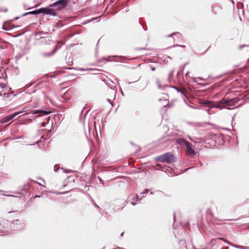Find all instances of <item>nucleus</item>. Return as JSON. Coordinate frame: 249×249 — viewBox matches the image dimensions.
<instances>
[{
  "mask_svg": "<svg viewBox=\"0 0 249 249\" xmlns=\"http://www.w3.org/2000/svg\"><path fill=\"white\" fill-rule=\"evenodd\" d=\"M51 111H46L42 109H36L32 111V114L40 113H42L45 115H48L51 113Z\"/></svg>",
  "mask_w": 249,
  "mask_h": 249,
  "instance_id": "obj_9",
  "label": "nucleus"
},
{
  "mask_svg": "<svg viewBox=\"0 0 249 249\" xmlns=\"http://www.w3.org/2000/svg\"><path fill=\"white\" fill-rule=\"evenodd\" d=\"M176 34L178 35L179 37L181 36V34H180L178 33H174L172 34H170V35H168V37H171L173 35H176Z\"/></svg>",
  "mask_w": 249,
  "mask_h": 249,
  "instance_id": "obj_19",
  "label": "nucleus"
},
{
  "mask_svg": "<svg viewBox=\"0 0 249 249\" xmlns=\"http://www.w3.org/2000/svg\"><path fill=\"white\" fill-rule=\"evenodd\" d=\"M95 206H96V207H98V205H95Z\"/></svg>",
  "mask_w": 249,
  "mask_h": 249,
  "instance_id": "obj_39",
  "label": "nucleus"
},
{
  "mask_svg": "<svg viewBox=\"0 0 249 249\" xmlns=\"http://www.w3.org/2000/svg\"><path fill=\"white\" fill-rule=\"evenodd\" d=\"M202 104H204V105L211 104V106L212 105L213 103L208 101H204V102L202 103Z\"/></svg>",
  "mask_w": 249,
  "mask_h": 249,
  "instance_id": "obj_18",
  "label": "nucleus"
},
{
  "mask_svg": "<svg viewBox=\"0 0 249 249\" xmlns=\"http://www.w3.org/2000/svg\"><path fill=\"white\" fill-rule=\"evenodd\" d=\"M164 107H169V105L168 104H167V105H165Z\"/></svg>",
  "mask_w": 249,
  "mask_h": 249,
  "instance_id": "obj_33",
  "label": "nucleus"
},
{
  "mask_svg": "<svg viewBox=\"0 0 249 249\" xmlns=\"http://www.w3.org/2000/svg\"><path fill=\"white\" fill-rule=\"evenodd\" d=\"M173 88L176 89L178 92H180L181 93V94L183 95V96H185V94L187 92V90L183 88H181L180 89H178V88L175 87H173Z\"/></svg>",
  "mask_w": 249,
  "mask_h": 249,
  "instance_id": "obj_11",
  "label": "nucleus"
},
{
  "mask_svg": "<svg viewBox=\"0 0 249 249\" xmlns=\"http://www.w3.org/2000/svg\"><path fill=\"white\" fill-rule=\"evenodd\" d=\"M2 195L5 196H12V197H16V196L14 195H5V194H1Z\"/></svg>",
  "mask_w": 249,
  "mask_h": 249,
  "instance_id": "obj_22",
  "label": "nucleus"
},
{
  "mask_svg": "<svg viewBox=\"0 0 249 249\" xmlns=\"http://www.w3.org/2000/svg\"><path fill=\"white\" fill-rule=\"evenodd\" d=\"M234 247L236 248H238V249H243L244 247H242V246H240V247H238L237 246H234Z\"/></svg>",
  "mask_w": 249,
  "mask_h": 249,
  "instance_id": "obj_24",
  "label": "nucleus"
},
{
  "mask_svg": "<svg viewBox=\"0 0 249 249\" xmlns=\"http://www.w3.org/2000/svg\"><path fill=\"white\" fill-rule=\"evenodd\" d=\"M189 138L190 139V140L191 141H192V139H191L190 137H189Z\"/></svg>",
  "mask_w": 249,
  "mask_h": 249,
  "instance_id": "obj_38",
  "label": "nucleus"
},
{
  "mask_svg": "<svg viewBox=\"0 0 249 249\" xmlns=\"http://www.w3.org/2000/svg\"><path fill=\"white\" fill-rule=\"evenodd\" d=\"M151 70L152 71H154L155 70V68L154 67H151Z\"/></svg>",
  "mask_w": 249,
  "mask_h": 249,
  "instance_id": "obj_27",
  "label": "nucleus"
},
{
  "mask_svg": "<svg viewBox=\"0 0 249 249\" xmlns=\"http://www.w3.org/2000/svg\"><path fill=\"white\" fill-rule=\"evenodd\" d=\"M107 101L108 102H109V103H110L112 105V103H111V102L110 100H109V99H107Z\"/></svg>",
  "mask_w": 249,
  "mask_h": 249,
  "instance_id": "obj_28",
  "label": "nucleus"
},
{
  "mask_svg": "<svg viewBox=\"0 0 249 249\" xmlns=\"http://www.w3.org/2000/svg\"><path fill=\"white\" fill-rule=\"evenodd\" d=\"M55 166H54V171H57V170H55Z\"/></svg>",
  "mask_w": 249,
  "mask_h": 249,
  "instance_id": "obj_31",
  "label": "nucleus"
},
{
  "mask_svg": "<svg viewBox=\"0 0 249 249\" xmlns=\"http://www.w3.org/2000/svg\"><path fill=\"white\" fill-rule=\"evenodd\" d=\"M199 79H200L201 80H203V78H199Z\"/></svg>",
  "mask_w": 249,
  "mask_h": 249,
  "instance_id": "obj_37",
  "label": "nucleus"
},
{
  "mask_svg": "<svg viewBox=\"0 0 249 249\" xmlns=\"http://www.w3.org/2000/svg\"><path fill=\"white\" fill-rule=\"evenodd\" d=\"M20 221L16 220V222H19ZM18 223L16 224L15 223H11L8 220L2 219V222L0 225V233H5L9 231L11 229L19 230L20 228L17 226Z\"/></svg>",
  "mask_w": 249,
  "mask_h": 249,
  "instance_id": "obj_1",
  "label": "nucleus"
},
{
  "mask_svg": "<svg viewBox=\"0 0 249 249\" xmlns=\"http://www.w3.org/2000/svg\"><path fill=\"white\" fill-rule=\"evenodd\" d=\"M10 95V93L8 92L7 93L4 90L0 91V96L4 97H9Z\"/></svg>",
  "mask_w": 249,
  "mask_h": 249,
  "instance_id": "obj_15",
  "label": "nucleus"
},
{
  "mask_svg": "<svg viewBox=\"0 0 249 249\" xmlns=\"http://www.w3.org/2000/svg\"><path fill=\"white\" fill-rule=\"evenodd\" d=\"M150 194L152 195L153 193L152 192H151Z\"/></svg>",
  "mask_w": 249,
  "mask_h": 249,
  "instance_id": "obj_40",
  "label": "nucleus"
},
{
  "mask_svg": "<svg viewBox=\"0 0 249 249\" xmlns=\"http://www.w3.org/2000/svg\"><path fill=\"white\" fill-rule=\"evenodd\" d=\"M2 65V60L0 58V68H2L1 67V65Z\"/></svg>",
  "mask_w": 249,
  "mask_h": 249,
  "instance_id": "obj_25",
  "label": "nucleus"
},
{
  "mask_svg": "<svg viewBox=\"0 0 249 249\" xmlns=\"http://www.w3.org/2000/svg\"><path fill=\"white\" fill-rule=\"evenodd\" d=\"M26 110H27L25 108H24V109H23L21 111H18V112L14 113L13 114H11V115H10L9 117H8L6 118V119L5 120V122H7L10 121V120H11L13 119H14L15 117H16L18 115H19L20 114L25 112Z\"/></svg>",
  "mask_w": 249,
  "mask_h": 249,
  "instance_id": "obj_7",
  "label": "nucleus"
},
{
  "mask_svg": "<svg viewBox=\"0 0 249 249\" xmlns=\"http://www.w3.org/2000/svg\"><path fill=\"white\" fill-rule=\"evenodd\" d=\"M149 191L148 189H145L143 192H142L141 194H146L148 193Z\"/></svg>",
  "mask_w": 249,
  "mask_h": 249,
  "instance_id": "obj_20",
  "label": "nucleus"
},
{
  "mask_svg": "<svg viewBox=\"0 0 249 249\" xmlns=\"http://www.w3.org/2000/svg\"><path fill=\"white\" fill-rule=\"evenodd\" d=\"M71 0H58L53 4L50 5L51 7H55L56 10H60L61 8L66 7L67 4Z\"/></svg>",
  "mask_w": 249,
  "mask_h": 249,
  "instance_id": "obj_5",
  "label": "nucleus"
},
{
  "mask_svg": "<svg viewBox=\"0 0 249 249\" xmlns=\"http://www.w3.org/2000/svg\"><path fill=\"white\" fill-rule=\"evenodd\" d=\"M41 8H40V9L36 10H34V11L29 12H28L26 13H24L22 15V16H26L28 14H32V15H38V14H41Z\"/></svg>",
  "mask_w": 249,
  "mask_h": 249,
  "instance_id": "obj_10",
  "label": "nucleus"
},
{
  "mask_svg": "<svg viewBox=\"0 0 249 249\" xmlns=\"http://www.w3.org/2000/svg\"><path fill=\"white\" fill-rule=\"evenodd\" d=\"M178 46H180V47H184V46L183 45H178Z\"/></svg>",
  "mask_w": 249,
  "mask_h": 249,
  "instance_id": "obj_32",
  "label": "nucleus"
},
{
  "mask_svg": "<svg viewBox=\"0 0 249 249\" xmlns=\"http://www.w3.org/2000/svg\"><path fill=\"white\" fill-rule=\"evenodd\" d=\"M210 107H216L220 109H222L224 107V106H222L220 102H217L215 103H213L211 106H210Z\"/></svg>",
  "mask_w": 249,
  "mask_h": 249,
  "instance_id": "obj_12",
  "label": "nucleus"
},
{
  "mask_svg": "<svg viewBox=\"0 0 249 249\" xmlns=\"http://www.w3.org/2000/svg\"><path fill=\"white\" fill-rule=\"evenodd\" d=\"M2 192V191L0 190V192Z\"/></svg>",
  "mask_w": 249,
  "mask_h": 249,
  "instance_id": "obj_41",
  "label": "nucleus"
},
{
  "mask_svg": "<svg viewBox=\"0 0 249 249\" xmlns=\"http://www.w3.org/2000/svg\"><path fill=\"white\" fill-rule=\"evenodd\" d=\"M39 141H37V142H36V144H37V143H39Z\"/></svg>",
  "mask_w": 249,
  "mask_h": 249,
  "instance_id": "obj_34",
  "label": "nucleus"
},
{
  "mask_svg": "<svg viewBox=\"0 0 249 249\" xmlns=\"http://www.w3.org/2000/svg\"><path fill=\"white\" fill-rule=\"evenodd\" d=\"M231 0L232 1H233V0Z\"/></svg>",
  "mask_w": 249,
  "mask_h": 249,
  "instance_id": "obj_42",
  "label": "nucleus"
},
{
  "mask_svg": "<svg viewBox=\"0 0 249 249\" xmlns=\"http://www.w3.org/2000/svg\"><path fill=\"white\" fill-rule=\"evenodd\" d=\"M41 124H42V126H43V127L45 126V125H46L45 123H42Z\"/></svg>",
  "mask_w": 249,
  "mask_h": 249,
  "instance_id": "obj_26",
  "label": "nucleus"
},
{
  "mask_svg": "<svg viewBox=\"0 0 249 249\" xmlns=\"http://www.w3.org/2000/svg\"><path fill=\"white\" fill-rule=\"evenodd\" d=\"M131 204L133 205H136V203L133 202H131Z\"/></svg>",
  "mask_w": 249,
  "mask_h": 249,
  "instance_id": "obj_29",
  "label": "nucleus"
},
{
  "mask_svg": "<svg viewBox=\"0 0 249 249\" xmlns=\"http://www.w3.org/2000/svg\"><path fill=\"white\" fill-rule=\"evenodd\" d=\"M178 144H184L186 146L187 154L189 156H192L194 155L196 153L195 150L192 148L191 144L185 140L180 138L178 140Z\"/></svg>",
  "mask_w": 249,
  "mask_h": 249,
  "instance_id": "obj_4",
  "label": "nucleus"
},
{
  "mask_svg": "<svg viewBox=\"0 0 249 249\" xmlns=\"http://www.w3.org/2000/svg\"><path fill=\"white\" fill-rule=\"evenodd\" d=\"M2 29L4 30H6V31H8V29L6 27L5 25H3V26H2Z\"/></svg>",
  "mask_w": 249,
  "mask_h": 249,
  "instance_id": "obj_21",
  "label": "nucleus"
},
{
  "mask_svg": "<svg viewBox=\"0 0 249 249\" xmlns=\"http://www.w3.org/2000/svg\"><path fill=\"white\" fill-rule=\"evenodd\" d=\"M123 234H124V232H122V233L121 234V236H123Z\"/></svg>",
  "mask_w": 249,
  "mask_h": 249,
  "instance_id": "obj_35",
  "label": "nucleus"
},
{
  "mask_svg": "<svg viewBox=\"0 0 249 249\" xmlns=\"http://www.w3.org/2000/svg\"><path fill=\"white\" fill-rule=\"evenodd\" d=\"M246 46L245 45H240L239 46V49H242L243 47H245Z\"/></svg>",
  "mask_w": 249,
  "mask_h": 249,
  "instance_id": "obj_23",
  "label": "nucleus"
},
{
  "mask_svg": "<svg viewBox=\"0 0 249 249\" xmlns=\"http://www.w3.org/2000/svg\"><path fill=\"white\" fill-rule=\"evenodd\" d=\"M111 91L113 92V94H114V95L115 94V91H113L112 90H111Z\"/></svg>",
  "mask_w": 249,
  "mask_h": 249,
  "instance_id": "obj_30",
  "label": "nucleus"
},
{
  "mask_svg": "<svg viewBox=\"0 0 249 249\" xmlns=\"http://www.w3.org/2000/svg\"><path fill=\"white\" fill-rule=\"evenodd\" d=\"M175 219V214H174V219Z\"/></svg>",
  "mask_w": 249,
  "mask_h": 249,
  "instance_id": "obj_36",
  "label": "nucleus"
},
{
  "mask_svg": "<svg viewBox=\"0 0 249 249\" xmlns=\"http://www.w3.org/2000/svg\"><path fill=\"white\" fill-rule=\"evenodd\" d=\"M235 101L234 99H227V106H233L235 105Z\"/></svg>",
  "mask_w": 249,
  "mask_h": 249,
  "instance_id": "obj_14",
  "label": "nucleus"
},
{
  "mask_svg": "<svg viewBox=\"0 0 249 249\" xmlns=\"http://www.w3.org/2000/svg\"><path fill=\"white\" fill-rule=\"evenodd\" d=\"M170 83V80L169 79H167L166 81V83L164 84L161 85L159 79H157L156 84H157L159 89H163L167 87L168 84Z\"/></svg>",
  "mask_w": 249,
  "mask_h": 249,
  "instance_id": "obj_8",
  "label": "nucleus"
},
{
  "mask_svg": "<svg viewBox=\"0 0 249 249\" xmlns=\"http://www.w3.org/2000/svg\"><path fill=\"white\" fill-rule=\"evenodd\" d=\"M41 13L52 15L53 16L56 15V11L53 9L49 7H44L41 8Z\"/></svg>",
  "mask_w": 249,
  "mask_h": 249,
  "instance_id": "obj_6",
  "label": "nucleus"
},
{
  "mask_svg": "<svg viewBox=\"0 0 249 249\" xmlns=\"http://www.w3.org/2000/svg\"><path fill=\"white\" fill-rule=\"evenodd\" d=\"M78 70L80 71H91V70H92V69L91 68H88L87 69H85L84 68H79L78 69Z\"/></svg>",
  "mask_w": 249,
  "mask_h": 249,
  "instance_id": "obj_17",
  "label": "nucleus"
},
{
  "mask_svg": "<svg viewBox=\"0 0 249 249\" xmlns=\"http://www.w3.org/2000/svg\"><path fill=\"white\" fill-rule=\"evenodd\" d=\"M156 160L168 163H172L175 161L174 156L171 153H166L156 158Z\"/></svg>",
  "mask_w": 249,
  "mask_h": 249,
  "instance_id": "obj_2",
  "label": "nucleus"
},
{
  "mask_svg": "<svg viewBox=\"0 0 249 249\" xmlns=\"http://www.w3.org/2000/svg\"><path fill=\"white\" fill-rule=\"evenodd\" d=\"M58 49V48L57 46H56L55 49L51 53H43V55L46 57L52 56L55 53V52L57 51Z\"/></svg>",
  "mask_w": 249,
  "mask_h": 249,
  "instance_id": "obj_13",
  "label": "nucleus"
},
{
  "mask_svg": "<svg viewBox=\"0 0 249 249\" xmlns=\"http://www.w3.org/2000/svg\"><path fill=\"white\" fill-rule=\"evenodd\" d=\"M6 78L7 75L5 69L4 68H0V87L2 89L7 88Z\"/></svg>",
  "mask_w": 249,
  "mask_h": 249,
  "instance_id": "obj_3",
  "label": "nucleus"
},
{
  "mask_svg": "<svg viewBox=\"0 0 249 249\" xmlns=\"http://www.w3.org/2000/svg\"><path fill=\"white\" fill-rule=\"evenodd\" d=\"M220 103L221 104H226L227 105V99H222L219 101Z\"/></svg>",
  "mask_w": 249,
  "mask_h": 249,
  "instance_id": "obj_16",
  "label": "nucleus"
}]
</instances>
